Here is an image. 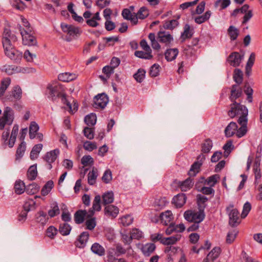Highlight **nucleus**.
I'll use <instances>...</instances> for the list:
<instances>
[{
  "instance_id": "f257e3e1",
  "label": "nucleus",
  "mask_w": 262,
  "mask_h": 262,
  "mask_svg": "<svg viewBox=\"0 0 262 262\" xmlns=\"http://www.w3.org/2000/svg\"><path fill=\"white\" fill-rule=\"evenodd\" d=\"M46 94L49 99L53 102H56L61 99L63 104L71 108V104L67 98L64 86L58 81H53L49 83L47 87Z\"/></svg>"
},
{
  "instance_id": "f03ea898",
  "label": "nucleus",
  "mask_w": 262,
  "mask_h": 262,
  "mask_svg": "<svg viewBox=\"0 0 262 262\" xmlns=\"http://www.w3.org/2000/svg\"><path fill=\"white\" fill-rule=\"evenodd\" d=\"M202 163L198 161L194 162L191 166L190 169L188 172L190 177L183 181L174 180L173 183L177 185L182 191H186L190 190L193 186L194 182L191 177H194L199 172V170Z\"/></svg>"
},
{
  "instance_id": "7ed1b4c3",
  "label": "nucleus",
  "mask_w": 262,
  "mask_h": 262,
  "mask_svg": "<svg viewBox=\"0 0 262 262\" xmlns=\"http://www.w3.org/2000/svg\"><path fill=\"white\" fill-rule=\"evenodd\" d=\"M242 101L232 102L230 105V109L228 111L227 114L230 118H234L238 115H240L239 117H244L247 118L248 110L247 107L241 104Z\"/></svg>"
},
{
  "instance_id": "20e7f679",
  "label": "nucleus",
  "mask_w": 262,
  "mask_h": 262,
  "mask_svg": "<svg viewBox=\"0 0 262 262\" xmlns=\"http://www.w3.org/2000/svg\"><path fill=\"white\" fill-rule=\"evenodd\" d=\"M202 209H199L196 211L192 210H187L184 213L185 219L189 222L201 223L205 217L204 206Z\"/></svg>"
},
{
  "instance_id": "39448f33",
  "label": "nucleus",
  "mask_w": 262,
  "mask_h": 262,
  "mask_svg": "<svg viewBox=\"0 0 262 262\" xmlns=\"http://www.w3.org/2000/svg\"><path fill=\"white\" fill-rule=\"evenodd\" d=\"M14 113L13 110L10 107H6L4 111L3 116L1 117L0 129H3L6 125H11L14 121Z\"/></svg>"
},
{
  "instance_id": "423d86ee",
  "label": "nucleus",
  "mask_w": 262,
  "mask_h": 262,
  "mask_svg": "<svg viewBox=\"0 0 262 262\" xmlns=\"http://www.w3.org/2000/svg\"><path fill=\"white\" fill-rule=\"evenodd\" d=\"M19 30L22 37L23 43L24 45L31 46L37 45L36 38L32 34V30L27 31L20 26L19 27Z\"/></svg>"
},
{
  "instance_id": "0eeeda50",
  "label": "nucleus",
  "mask_w": 262,
  "mask_h": 262,
  "mask_svg": "<svg viewBox=\"0 0 262 262\" xmlns=\"http://www.w3.org/2000/svg\"><path fill=\"white\" fill-rule=\"evenodd\" d=\"M17 38L15 35L12 33L10 29L5 28L3 33L2 43L3 48L11 47L12 42L17 41Z\"/></svg>"
},
{
  "instance_id": "6e6552de",
  "label": "nucleus",
  "mask_w": 262,
  "mask_h": 262,
  "mask_svg": "<svg viewBox=\"0 0 262 262\" xmlns=\"http://www.w3.org/2000/svg\"><path fill=\"white\" fill-rule=\"evenodd\" d=\"M5 55L10 58L11 60H14L15 63L20 62L23 57L22 52L16 50L13 45L11 47H7L4 48Z\"/></svg>"
},
{
  "instance_id": "1a4fd4ad",
  "label": "nucleus",
  "mask_w": 262,
  "mask_h": 262,
  "mask_svg": "<svg viewBox=\"0 0 262 262\" xmlns=\"http://www.w3.org/2000/svg\"><path fill=\"white\" fill-rule=\"evenodd\" d=\"M22 97V91L19 85H15L9 91L5 97L7 102L19 101Z\"/></svg>"
},
{
  "instance_id": "9d476101",
  "label": "nucleus",
  "mask_w": 262,
  "mask_h": 262,
  "mask_svg": "<svg viewBox=\"0 0 262 262\" xmlns=\"http://www.w3.org/2000/svg\"><path fill=\"white\" fill-rule=\"evenodd\" d=\"M108 102V97L104 93L98 94L94 97L93 106L97 109H103Z\"/></svg>"
},
{
  "instance_id": "9b49d317",
  "label": "nucleus",
  "mask_w": 262,
  "mask_h": 262,
  "mask_svg": "<svg viewBox=\"0 0 262 262\" xmlns=\"http://www.w3.org/2000/svg\"><path fill=\"white\" fill-rule=\"evenodd\" d=\"M59 154V150L55 149L47 152L42 157L43 160L46 162V167L48 169H51L53 167L52 163H54Z\"/></svg>"
},
{
  "instance_id": "f8f14e48",
  "label": "nucleus",
  "mask_w": 262,
  "mask_h": 262,
  "mask_svg": "<svg viewBox=\"0 0 262 262\" xmlns=\"http://www.w3.org/2000/svg\"><path fill=\"white\" fill-rule=\"evenodd\" d=\"M60 27L62 31L66 33H67L70 36H78L80 35L82 31L78 27H75L72 25H68L64 23H61Z\"/></svg>"
},
{
  "instance_id": "ddd939ff",
  "label": "nucleus",
  "mask_w": 262,
  "mask_h": 262,
  "mask_svg": "<svg viewBox=\"0 0 262 262\" xmlns=\"http://www.w3.org/2000/svg\"><path fill=\"white\" fill-rule=\"evenodd\" d=\"M237 122L241 125V127L237 129L235 135L238 138H242L244 136L247 132V123H248V118H245L244 117H239L237 120Z\"/></svg>"
},
{
  "instance_id": "4468645a",
  "label": "nucleus",
  "mask_w": 262,
  "mask_h": 262,
  "mask_svg": "<svg viewBox=\"0 0 262 262\" xmlns=\"http://www.w3.org/2000/svg\"><path fill=\"white\" fill-rule=\"evenodd\" d=\"M243 57V55H241L237 52H233L229 55L227 61L229 62L230 66L236 67L240 65Z\"/></svg>"
},
{
  "instance_id": "2eb2a0df",
  "label": "nucleus",
  "mask_w": 262,
  "mask_h": 262,
  "mask_svg": "<svg viewBox=\"0 0 262 262\" xmlns=\"http://www.w3.org/2000/svg\"><path fill=\"white\" fill-rule=\"evenodd\" d=\"M89 233L87 231L82 232L78 236L74 243L75 246L79 248H84L89 238Z\"/></svg>"
},
{
  "instance_id": "dca6fc26",
  "label": "nucleus",
  "mask_w": 262,
  "mask_h": 262,
  "mask_svg": "<svg viewBox=\"0 0 262 262\" xmlns=\"http://www.w3.org/2000/svg\"><path fill=\"white\" fill-rule=\"evenodd\" d=\"M157 39L160 43H165V46H169L173 40L172 36L165 31H160L158 33Z\"/></svg>"
},
{
  "instance_id": "f3484780",
  "label": "nucleus",
  "mask_w": 262,
  "mask_h": 262,
  "mask_svg": "<svg viewBox=\"0 0 262 262\" xmlns=\"http://www.w3.org/2000/svg\"><path fill=\"white\" fill-rule=\"evenodd\" d=\"M242 89L239 85L233 84L231 88L230 96L229 99L232 102L236 101V99L239 98L242 95Z\"/></svg>"
},
{
  "instance_id": "a211bd4d",
  "label": "nucleus",
  "mask_w": 262,
  "mask_h": 262,
  "mask_svg": "<svg viewBox=\"0 0 262 262\" xmlns=\"http://www.w3.org/2000/svg\"><path fill=\"white\" fill-rule=\"evenodd\" d=\"M119 208L113 205H108L105 206L104 209V214L112 219L116 217L119 213Z\"/></svg>"
},
{
  "instance_id": "6ab92c4d",
  "label": "nucleus",
  "mask_w": 262,
  "mask_h": 262,
  "mask_svg": "<svg viewBox=\"0 0 262 262\" xmlns=\"http://www.w3.org/2000/svg\"><path fill=\"white\" fill-rule=\"evenodd\" d=\"M238 215L239 212L237 209H233L230 210L229 214V223L232 227L237 226L240 223V222H238L239 219Z\"/></svg>"
},
{
  "instance_id": "aec40b11",
  "label": "nucleus",
  "mask_w": 262,
  "mask_h": 262,
  "mask_svg": "<svg viewBox=\"0 0 262 262\" xmlns=\"http://www.w3.org/2000/svg\"><path fill=\"white\" fill-rule=\"evenodd\" d=\"M187 196L185 193H180L172 199V203L177 208H181L186 203Z\"/></svg>"
},
{
  "instance_id": "412c9836",
  "label": "nucleus",
  "mask_w": 262,
  "mask_h": 262,
  "mask_svg": "<svg viewBox=\"0 0 262 262\" xmlns=\"http://www.w3.org/2000/svg\"><path fill=\"white\" fill-rule=\"evenodd\" d=\"M238 126L236 123L231 122L225 129V135L227 138H230L235 135Z\"/></svg>"
},
{
  "instance_id": "4be33fe9",
  "label": "nucleus",
  "mask_w": 262,
  "mask_h": 262,
  "mask_svg": "<svg viewBox=\"0 0 262 262\" xmlns=\"http://www.w3.org/2000/svg\"><path fill=\"white\" fill-rule=\"evenodd\" d=\"M161 223L165 225H168L170 224V222L173 219L172 213L171 211L167 210L165 212H162L159 216Z\"/></svg>"
},
{
  "instance_id": "5701e85b",
  "label": "nucleus",
  "mask_w": 262,
  "mask_h": 262,
  "mask_svg": "<svg viewBox=\"0 0 262 262\" xmlns=\"http://www.w3.org/2000/svg\"><path fill=\"white\" fill-rule=\"evenodd\" d=\"M35 219L37 223H40L42 226H44L47 223L49 217L45 212L40 210L36 213Z\"/></svg>"
},
{
  "instance_id": "b1692460",
  "label": "nucleus",
  "mask_w": 262,
  "mask_h": 262,
  "mask_svg": "<svg viewBox=\"0 0 262 262\" xmlns=\"http://www.w3.org/2000/svg\"><path fill=\"white\" fill-rule=\"evenodd\" d=\"M179 54V50L177 48L167 49L165 52V58L167 61H171L174 60Z\"/></svg>"
},
{
  "instance_id": "393cba45",
  "label": "nucleus",
  "mask_w": 262,
  "mask_h": 262,
  "mask_svg": "<svg viewBox=\"0 0 262 262\" xmlns=\"http://www.w3.org/2000/svg\"><path fill=\"white\" fill-rule=\"evenodd\" d=\"M87 212L85 210H78L74 213V221L77 224H80L84 221V217H86Z\"/></svg>"
},
{
  "instance_id": "a878e982",
  "label": "nucleus",
  "mask_w": 262,
  "mask_h": 262,
  "mask_svg": "<svg viewBox=\"0 0 262 262\" xmlns=\"http://www.w3.org/2000/svg\"><path fill=\"white\" fill-rule=\"evenodd\" d=\"M181 235L177 234L174 236H171L169 237H164L163 239L162 244L166 245L167 246H172L175 244L178 241H180Z\"/></svg>"
},
{
  "instance_id": "bb28decb",
  "label": "nucleus",
  "mask_w": 262,
  "mask_h": 262,
  "mask_svg": "<svg viewBox=\"0 0 262 262\" xmlns=\"http://www.w3.org/2000/svg\"><path fill=\"white\" fill-rule=\"evenodd\" d=\"M180 18V15H178L176 19L170 20H166L163 25V28L166 30H173L178 26L179 23L178 20Z\"/></svg>"
},
{
  "instance_id": "cd10ccee",
  "label": "nucleus",
  "mask_w": 262,
  "mask_h": 262,
  "mask_svg": "<svg viewBox=\"0 0 262 262\" xmlns=\"http://www.w3.org/2000/svg\"><path fill=\"white\" fill-rule=\"evenodd\" d=\"M26 186L24 181L18 180H16L14 186L15 192L17 194H21L26 191Z\"/></svg>"
},
{
  "instance_id": "c85d7f7f",
  "label": "nucleus",
  "mask_w": 262,
  "mask_h": 262,
  "mask_svg": "<svg viewBox=\"0 0 262 262\" xmlns=\"http://www.w3.org/2000/svg\"><path fill=\"white\" fill-rule=\"evenodd\" d=\"M184 29V32L181 33V35L182 42H184L186 39L191 38L193 34V30H190V27L188 24L185 25Z\"/></svg>"
},
{
  "instance_id": "c756f323",
  "label": "nucleus",
  "mask_w": 262,
  "mask_h": 262,
  "mask_svg": "<svg viewBox=\"0 0 262 262\" xmlns=\"http://www.w3.org/2000/svg\"><path fill=\"white\" fill-rule=\"evenodd\" d=\"M102 204L105 206L113 202L114 200V193L112 191H107L102 195Z\"/></svg>"
},
{
  "instance_id": "7c9ffc66",
  "label": "nucleus",
  "mask_w": 262,
  "mask_h": 262,
  "mask_svg": "<svg viewBox=\"0 0 262 262\" xmlns=\"http://www.w3.org/2000/svg\"><path fill=\"white\" fill-rule=\"evenodd\" d=\"M91 249L94 253L100 256H103L105 254V251L104 248L99 243H95L93 244Z\"/></svg>"
},
{
  "instance_id": "2f4dec72",
  "label": "nucleus",
  "mask_w": 262,
  "mask_h": 262,
  "mask_svg": "<svg viewBox=\"0 0 262 262\" xmlns=\"http://www.w3.org/2000/svg\"><path fill=\"white\" fill-rule=\"evenodd\" d=\"M72 227L67 223H61L59 225L58 231L63 236L70 234Z\"/></svg>"
},
{
  "instance_id": "473e14b6",
  "label": "nucleus",
  "mask_w": 262,
  "mask_h": 262,
  "mask_svg": "<svg viewBox=\"0 0 262 262\" xmlns=\"http://www.w3.org/2000/svg\"><path fill=\"white\" fill-rule=\"evenodd\" d=\"M212 146V141L210 138H207L201 145V151L204 154L209 153Z\"/></svg>"
},
{
  "instance_id": "72a5a7b5",
  "label": "nucleus",
  "mask_w": 262,
  "mask_h": 262,
  "mask_svg": "<svg viewBox=\"0 0 262 262\" xmlns=\"http://www.w3.org/2000/svg\"><path fill=\"white\" fill-rule=\"evenodd\" d=\"M26 144L25 141H22L17 148L15 154V160H18L21 158L26 151Z\"/></svg>"
},
{
  "instance_id": "f704fd0d",
  "label": "nucleus",
  "mask_w": 262,
  "mask_h": 262,
  "mask_svg": "<svg viewBox=\"0 0 262 262\" xmlns=\"http://www.w3.org/2000/svg\"><path fill=\"white\" fill-rule=\"evenodd\" d=\"M156 249V245L154 243H147L144 245L141 250L145 256H148L151 254Z\"/></svg>"
},
{
  "instance_id": "c9c22d12",
  "label": "nucleus",
  "mask_w": 262,
  "mask_h": 262,
  "mask_svg": "<svg viewBox=\"0 0 262 262\" xmlns=\"http://www.w3.org/2000/svg\"><path fill=\"white\" fill-rule=\"evenodd\" d=\"M48 214L50 218L54 217L60 214V209L56 202H53L51 205V209L48 210Z\"/></svg>"
},
{
  "instance_id": "e433bc0d",
  "label": "nucleus",
  "mask_w": 262,
  "mask_h": 262,
  "mask_svg": "<svg viewBox=\"0 0 262 262\" xmlns=\"http://www.w3.org/2000/svg\"><path fill=\"white\" fill-rule=\"evenodd\" d=\"M58 79L63 82H70L76 79V75L69 73H61L58 75Z\"/></svg>"
},
{
  "instance_id": "4c0bfd02",
  "label": "nucleus",
  "mask_w": 262,
  "mask_h": 262,
  "mask_svg": "<svg viewBox=\"0 0 262 262\" xmlns=\"http://www.w3.org/2000/svg\"><path fill=\"white\" fill-rule=\"evenodd\" d=\"M27 174L28 179L30 180L33 181L36 179L37 175L36 164L30 166L28 170Z\"/></svg>"
},
{
  "instance_id": "58836bf2",
  "label": "nucleus",
  "mask_w": 262,
  "mask_h": 262,
  "mask_svg": "<svg viewBox=\"0 0 262 262\" xmlns=\"http://www.w3.org/2000/svg\"><path fill=\"white\" fill-rule=\"evenodd\" d=\"M11 79L9 77L3 79L0 86V98L4 95V94L10 84Z\"/></svg>"
},
{
  "instance_id": "ea45409f",
  "label": "nucleus",
  "mask_w": 262,
  "mask_h": 262,
  "mask_svg": "<svg viewBox=\"0 0 262 262\" xmlns=\"http://www.w3.org/2000/svg\"><path fill=\"white\" fill-rule=\"evenodd\" d=\"M243 90L245 94L247 95V100L248 101L249 103L252 102L253 90L249 85V83L246 82L245 83Z\"/></svg>"
},
{
  "instance_id": "a19ab883",
  "label": "nucleus",
  "mask_w": 262,
  "mask_h": 262,
  "mask_svg": "<svg viewBox=\"0 0 262 262\" xmlns=\"http://www.w3.org/2000/svg\"><path fill=\"white\" fill-rule=\"evenodd\" d=\"M233 78L234 81L239 85L243 80V72L239 69H235L233 72Z\"/></svg>"
},
{
  "instance_id": "79ce46f5",
  "label": "nucleus",
  "mask_w": 262,
  "mask_h": 262,
  "mask_svg": "<svg viewBox=\"0 0 262 262\" xmlns=\"http://www.w3.org/2000/svg\"><path fill=\"white\" fill-rule=\"evenodd\" d=\"M42 148V144H38L34 146L32 148L30 155V158L31 160H34L37 158L38 155L40 152Z\"/></svg>"
},
{
  "instance_id": "37998d69",
  "label": "nucleus",
  "mask_w": 262,
  "mask_h": 262,
  "mask_svg": "<svg viewBox=\"0 0 262 262\" xmlns=\"http://www.w3.org/2000/svg\"><path fill=\"white\" fill-rule=\"evenodd\" d=\"M39 129L38 125L35 122L32 121L29 126V137L33 139L36 137V133Z\"/></svg>"
},
{
  "instance_id": "c03bdc74",
  "label": "nucleus",
  "mask_w": 262,
  "mask_h": 262,
  "mask_svg": "<svg viewBox=\"0 0 262 262\" xmlns=\"http://www.w3.org/2000/svg\"><path fill=\"white\" fill-rule=\"evenodd\" d=\"M39 190V185L36 183H32L26 186V192L28 194L32 195L36 193Z\"/></svg>"
},
{
  "instance_id": "a18cd8bd",
  "label": "nucleus",
  "mask_w": 262,
  "mask_h": 262,
  "mask_svg": "<svg viewBox=\"0 0 262 262\" xmlns=\"http://www.w3.org/2000/svg\"><path fill=\"white\" fill-rule=\"evenodd\" d=\"M54 187V182L52 180L48 181L43 186L41 190V194L42 196L47 195Z\"/></svg>"
},
{
  "instance_id": "49530a36",
  "label": "nucleus",
  "mask_w": 262,
  "mask_h": 262,
  "mask_svg": "<svg viewBox=\"0 0 262 262\" xmlns=\"http://www.w3.org/2000/svg\"><path fill=\"white\" fill-rule=\"evenodd\" d=\"M98 177L97 169L93 168L92 171H90L88 175V183L90 185H93L95 184L96 179Z\"/></svg>"
},
{
  "instance_id": "de8ad7c7",
  "label": "nucleus",
  "mask_w": 262,
  "mask_h": 262,
  "mask_svg": "<svg viewBox=\"0 0 262 262\" xmlns=\"http://www.w3.org/2000/svg\"><path fill=\"white\" fill-rule=\"evenodd\" d=\"M12 6L17 10L23 11L26 8L25 3L21 0H10Z\"/></svg>"
},
{
  "instance_id": "09e8293b",
  "label": "nucleus",
  "mask_w": 262,
  "mask_h": 262,
  "mask_svg": "<svg viewBox=\"0 0 262 262\" xmlns=\"http://www.w3.org/2000/svg\"><path fill=\"white\" fill-rule=\"evenodd\" d=\"M96 115L94 113L88 115L84 118V122L89 126H94L96 124Z\"/></svg>"
},
{
  "instance_id": "8fccbe9b",
  "label": "nucleus",
  "mask_w": 262,
  "mask_h": 262,
  "mask_svg": "<svg viewBox=\"0 0 262 262\" xmlns=\"http://www.w3.org/2000/svg\"><path fill=\"white\" fill-rule=\"evenodd\" d=\"M221 252V249L220 247H214L208 254V256L210 257V261L213 262L219 256Z\"/></svg>"
},
{
  "instance_id": "3c124183",
  "label": "nucleus",
  "mask_w": 262,
  "mask_h": 262,
  "mask_svg": "<svg viewBox=\"0 0 262 262\" xmlns=\"http://www.w3.org/2000/svg\"><path fill=\"white\" fill-rule=\"evenodd\" d=\"M228 34L231 40H235L239 35V30L233 26H230L228 29Z\"/></svg>"
},
{
  "instance_id": "603ef678",
  "label": "nucleus",
  "mask_w": 262,
  "mask_h": 262,
  "mask_svg": "<svg viewBox=\"0 0 262 262\" xmlns=\"http://www.w3.org/2000/svg\"><path fill=\"white\" fill-rule=\"evenodd\" d=\"M145 70L143 69L140 68L134 74L133 77L137 82L141 83L145 78Z\"/></svg>"
},
{
  "instance_id": "864d4df0",
  "label": "nucleus",
  "mask_w": 262,
  "mask_h": 262,
  "mask_svg": "<svg viewBox=\"0 0 262 262\" xmlns=\"http://www.w3.org/2000/svg\"><path fill=\"white\" fill-rule=\"evenodd\" d=\"M210 11H207L203 15L195 17V22L198 24H201L208 20L211 16Z\"/></svg>"
},
{
  "instance_id": "5fc2aeb1",
  "label": "nucleus",
  "mask_w": 262,
  "mask_h": 262,
  "mask_svg": "<svg viewBox=\"0 0 262 262\" xmlns=\"http://www.w3.org/2000/svg\"><path fill=\"white\" fill-rule=\"evenodd\" d=\"M135 55L142 59H150L152 58L151 52L150 51L144 52L142 51H136L135 52Z\"/></svg>"
},
{
  "instance_id": "6e6d98bb",
  "label": "nucleus",
  "mask_w": 262,
  "mask_h": 262,
  "mask_svg": "<svg viewBox=\"0 0 262 262\" xmlns=\"http://www.w3.org/2000/svg\"><path fill=\"white\" fill-rule=\"evenodd\" d=\"M36 203L33 199H29L26 201L23 205V210L26 211L28 213L32 209L35 208Z\"/></svg>"
},
{
  "instance_id": "4d7b16f0",
  "label": "nucleus",
  "mask_w": 262,
  "mask_h": 262,
  "mask_svg": "<svg viewBox=\"0 0 262 262\" xmlns=\"http://www.w3.org/2000/svg\"><path fill=\"white\" fill-rule=\"evenodd\" d=\"M197 198V204L198 205V209H202V207L204 206V209L206 207V202L208 201V198L202 194H198Z\"/></svg>"
},
{
  "instance_id": "13d9d810",
  "label": "nucleus",
  "mask_w": 262,
  "mask_h": 262,
  "mask_svg": "<svg viewBox=\"0 0 262 262\" xmlns=\"http://www.w3.org/2000/svg\"><path fill=\"white\" fill-rule=\"evenodd\" d=\"M117 254L115 248H111L107 251V258L108 262H115L117 260Z\"/></svg>"
},
{
  "instance_id": "bf43d9fd",
  "label": "nucleus",
  "mask_w": 262,
  "mask_h": 262,
  "mask_svg": "<svg viewBox=\"0 0 262 262\" xmlns=\"http://www.w3.org/2000/svg\"><path fill=\"white\" fill-rule=\"evenodd\" d=\"M160 66L157 63L154 64L150 68L149 74L151 77H156L159 75L160 73Z\"/></svg>"
},
{
  "instance_id": "052dcab7",
  "label": "nucleus",
  "mask_w": 262,
  "mask_h": 262,
  "mask_svg": "<svg viewBox=\"0 0 262 262\" xmlns=\"http://www.w3.org/2000/svg\"><path fill=\"white\" fill-rule=\"evenodd\" d=\"M238 233V231L235 229L229 231L226 237V243L229 244L232 243L234 241Z\"/></svg>"
},
{
  "instance_id": "680f3d73",
  "label": "nucleus",
  "mask_w": 262,
  "mask_h": 262,
  "mask_svg": "<svg viewBox=\"0 0 262 262\" xmlns=\"http://www.w3.org/2000/svg\"><path fill=\"white\" fill-rule=\"evenodd\" d=\"M136 14L139 17V19H144L149 15V11L145 7H142Z\"/></svg>"
},
{
  "instance_id": "e2e57ef3",
  "label": "nucleus",
  "mask_w": 262,
  "mask_h": 262,
  "mask_svg": "<svg viewBox=\"0 0 262 262\" xmlns=\"http://www.w3.org/2000/svg\"><path fill=\"white\" fill-rule=\"evenodd\" d=\"M220 178L219 174H215L208 177L205 182V183L210 187H213L216 184L217 180Z\"/></svg>"
},
{
  "instance_id": "0e129e2a",
  "label": "nucleus",
  "mask_w": 262,
  "mask_h": 262,
  "mask_svg": "<svg viewBox=\"0 0 262 262\" xmlns=\"http://www.w3.org/2000/svg\"><path fill=\"white\" fill-rule=\"evenodd\" d=\"M233 141L232 140H229L223 146V148L225 150L224 154L225 156H227L233 149L234 146L232 144Z\"/></svg>"
},
{
  "instance_id": "69168bd1",
  "label": "nucleus",
  "mask_w": 262,
  "mask_h": 262,
  "mask_svg": "<svg viewBox=\"0 0 262 262\" xmlns=\"http://www.w3.org/2000/svg\"><path fill=\"white\" fill-rule=\"evenodd\" d=\"M57 232L58 230L56 228L53 226H50L46 230L47 236L51 239H54Z\"/></svg>"
},
{
  "instance_id": "338daca9",
  "label": "nucleus",
  "mask_w": 262,
  "mask_h": 262,
  "mask_svg": "<svg viewBox=\"0 0 262 262\" xmlns=\"http://www.w3.org/2000/svg\"><path fill=\"white\" fill-rule=\"evenodd\" d=\"M83 134L88 139L92 140L94 137V128L85 127L83 129Z\"/></svg>"
},
{
  "instance_id": "774afa93",
  "label": "nucleus",
  "mask_w": 262,
  "mask_h": 262,
  "mask_svg": "<svg viewBox=\"0 0 262 262\" xmlns=\"http://www.w3.org/2000/svg\"><path fill=\"white\" fill-rule=\"evenodd\" d=\"M85 224L86 226V229L93 230L96 226V221L95 217H92L91 219H88L85 222Z\"/></svg>"
}]
</instances>
